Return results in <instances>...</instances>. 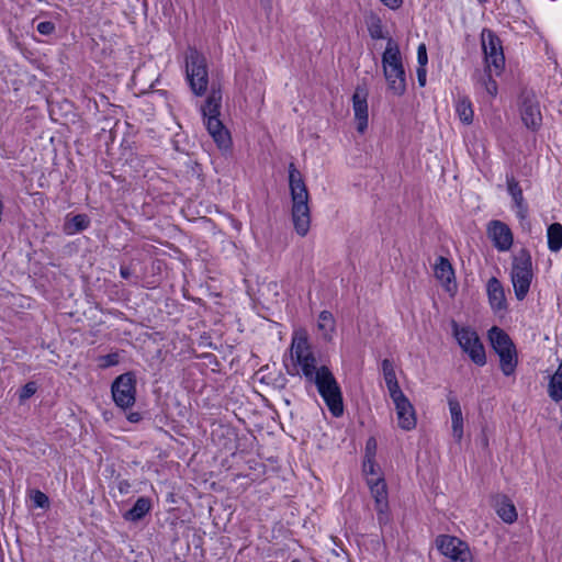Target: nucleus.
<instances>
[{
  "label": "nucleus",
  "instance_id": "1",
  "mask_svg": "<svg viewBox=\"0 0 562 562\" xmlns=\"http://www.w3.org/2000/svg\"><path fill=\"white\" fill-rule=\"evenodd\" d=\"M289 188L294 229L300 236L304 237L308 233L311 225L310 193L302 173L293 162L289 165Z\"/></svg>",
  "mask_w": 562,
  "mask_h": 562
},
{
  "label": "nucleus",
  "instance_id": "2",
  "mask_svg": "<svg viewBox=\"0 0 562 562\" xmlns=\"http://www.w3.org/2000/svg\"><path fill=\"white\" fill-rule=\"evenodd\" d=\"M222 106V92L220 89H212L204 103L201 105V113L209 134L221 149H227L231 144V134L220 120Z\"/></svg>",
  "mask_w": 562,
  "mask_h": 562
},
{
  "label": "nucleus",
  "instance_id": "3",
  "mask_svg": "<svg viewBox=\"0 0 562 562\" xmlns=\"http://www.w3.org/2000/svg\"><path fill=\"white\" fill-rule=\"evenodd\" d=\"M307 383L316 386L318 394L334 417H340L344 414V401L340 385L327 366H319L318 373H315Z\"/></svg>",
  "mask_w": 562,
  "mask_h": 562
},
{
  "label": "nucleus",
  "instance_id": "4",
  "mask_svg": "<svg viewBox=\"0 0 562 562\" xmlns=\"http://www.w3.org/2000/svg\"><path fill=\"white\" fill-rule=\"evenodd\" d=\"M291 358L293 368L288 369L290 375H302L305 381L312 380L315 373H318L317 359L308 342L307 335L295 333L291 342Z\"/></svg>",
  "mask_w": 562,
  "mask_h": 562
},
{
  "label": "nucleus",
  "instance_id": "5",
  "mask_svg": "<svg viewBox=\"0 0 562 562\" xmlns=\"http://www.w3.org/2000/svg\"><path fill=\"white\" fill-rule=\"evenodd\" d=\"M382 66L389 89L395 95H403L406 91L405 70L397 43L387 38L385 50L382 55Z\"/></svg>",
  "mask_w": 562,
  "mask_h": 562
},
{
  "label": "nucleus",
  "instance_id": "6",
  "mask_svg": "<svg viewBox=\"0 0 562 562\" xmlns=\"http://www.w3.org/2000/svg\"><path fill=\"white\" fill-rule=\"evenodd\" d=\"M532 260L529 251L522 249L513 259L510 279L518 301L526 299L532 282Z\"/></svg>",
  "mask_w": 562,
  "mask_h": 562
},
{
  "label": "nucleus",
  "instance_id": "7",
  "mask_svg": "<svg viewBox=\"0 0 562 562\" xmlns=\"http://www.w3.org/2000/svg\"><path fill=\"white\" fill-rule=\"evenodd\" d=\"M187 79L195 95H203L207 90L209 72L206 59L198 49L189 48L186 57Z\"/></svg>",
  "mask_w": 562,
  "mask_h": 562
},
{
  "label": "nucleus",
  "instance_id": "8",
  "mask_svg": "<svg viewBox=\"0 0 562 562\" xmlns=\"http://www.w3.org/2000/svg\"><path fill=\"white\" fill-rule=\"evenodd\" d=\"M452 334L460 348L479 367L486 363V355L477 333L469 326H459L456 321L451 322Z\"/></svg>",
  "mask_w": 562,
  "mask_h": 562
},
{
  "label": "nucleus",
  "instance_id": "9",
  "mask_svg": "<svg viewBox=\"0 0 562 562\" xmlns=\"http://www.w3.org/2000/svg\"><path fill=\"white\" fill-rule=\"evenodd\" d=\"M482 49L484 53L485 69L494 70L499 76L505 67V56L499 37L488 29L481 33Z\"/></svg>",
  "mask_w": 562,
  "mask_h": 562
},
{
  "label": "nucleus",
  "instance_id": "10",
  "mask_svg": "<svg viewBox=\"0 0 562 562\" xmlns=\"http://www.w3.org/2000/svg\"><path fill=\"white\" fill-rule=\"evenodd\" d=\"M519 113L522 124L531 132L542 126V113L537 93L532 89H524L519 95Z\"/></svg>",
  "mask_w": 562,
  "mask_h": 562
},
{
  "label": "nucleus",
  "instance_id": "11",
  "mask_svg": "<svg viewBox=\"0 0 562 562\" xmlns=\"http://www.w3.org/2000/svg\"><path fill=\"white\" fill-rule=\"evenodd\" d=\"M367 485L370 490L371 497L374 499V508L379 524L381 526L389 524L391 516L385 480L382 476L368 477Z\"/></svg>",
  "mask_w": 562,
  "mask_h": 562
},
{
  "label": "nucleus",
  "instance_id": "12",
  "mask_svg": "<svg viewBox=\"0 0 562 562\" xmlns=\"http://www.w3.org/2000/svg\"><path fill=\"white\" fill-rule=\"evenodd\" d=\"M112 397L121 408H128L134 405L136 396V376L133 372L119 375L112 383Z\"/></svg>",
  "mask_w": 562,
  "mask_h": 562
},
{
  "label": "nucleus",
  "instance_id": "13",
  "mask_svg": "<svg viewBox=\"0 0 562 562\" xmlns=\"http://www.w3.org/2000/svg\"><path fill=\"white\" fill-rule=\"evenodd\" d=\"M437 548L441 554L451 562H472L473 557L467 542L458 537L441 535L436 540Z\"/></svg>",
  "mask_w": 562,
  "mask_h": 562
},
{
  "label": "nucleus",
  "instance_id": "14",
  "mask_svg": "<svg viewBox=\"0 0 562 562\" xmlns=\"http://www.w3.org/2000/svg\"><path fill=\"white\" fill-rule=\"evenodd\" d=\"M487 236L498 251H507L512 248L514 237L507 224L493 220L487 224Z\"/></svg>",
  "mask_w": 562,
  "mask_h": 562
},
{
  "label": "nucleus",
  "instance_id": "15",
  "mask_svg": "<svg viewBox=\"0 0 562 562\" xmlns=\"http://www.w3.org/2000/svg\"><path fill=\"white\" fill-rule=\"evenodd\" d=\"M507 192L513 200V210L520 222L527 220L529 214L528 203L525 200L522 189L513 175H506Z\"/></svg>",
  "mask_w": 562,
  "mask_h": 562
},
{
  "label": "nucleus",
  "instance_id": "16",
  "mask_svg": "<svg viewBox=\"0 0 562 562\" xmlns=\"http://www.w3.org/2000/svg\"><path fill=\"white\" fill-rule=\"evenodd\" d=\"M392 401L395 405L398 426L403 430L414 429L417 423L415 409L406 395L403 393L398 397L392 398Z\"/></svg>",
  "mask_w": 562,
  "mask_h": 562
},
{
  "label": "nucleus",
  "instance_id": "17",
  "mask_svg": "<svg viewBox=\"0 0 562 562\" xmlns=\"http://www.w3.org/2000/svg\"><path fill=\"white\" fill-rule=\"evenodd\" d=\"M368 92L364 88L357 87L352 95V109L357 121V131L364 133L368 127Z\"/></svg>",
  "mask_w": 562,
  "mask_h": 562
},
{
  "label": "nucleus",
  "instance_id": "18",
  "mask_svg": "<svg viewBox=\"0 0 562 562\" xmlns=\"http://www.w3.org/2000/svg\"><path fill=\"white\" fill-rule=\"evenodd\" d=\"M486 291L493 311H503L507 307L504 288L497 278L492 277L487 281Z\"/></svg>",
  "mask_w": 562,
  "mask_h": 562
},
{
  "label": "nucleus",
  "instance_id": "19",
  "mask_svg": "<svg viewBox=\"0 0 562 562\" xmlns=\"http://www.w3.org/2000/svg\"><path fill=\"white\" fill-rule=\"evenodd\" d=\"M488 338L493 349L497 355H501L502 352L514 351V349H516L510 337L497 326H493L488 330Z\"/></svg>",
  "mask_w": 562,
  "mask_h": 562
},
{
  "label": "nucleus",
  "instance_id": "20",
  "mask_svg": "<svg viewBox=\"0 0 562 562\" xmlns=\"http://www.w3.org/2000/svg\"><path fill=\"white\" fill-rule=\"evenodd\" d=\"M495 509L498 517L506 524L517 520V510L514 503L507 495L501 494L495 498Z\"/></svg>",
  "mask_w": 562,
  "mask_h": 562
},
{
  "label": "nucleus",
  "instance_id": "21",
  "mask_svg": "<svg viewBox=\"0 0 562 562\" xmlns=\"http://www.w3.org/2000/svg\"><path fill=\"white\" fill-rule=\"evenodd\" d=\"M151 508V499L146 496H140L136 499L133 507L123 514V518L130 522H137L149 514Z\"/></svg>",
  "mask_w": 562,
  "mask_h": 562
},
{
  "label": "nucleus",
  "instance_id": "22",
  "mask_svg": "<svg viewBox=\"0 0 562 562\" xmlns=\"http://www.w3.org/2000/svg\"><path fill=\"white\" fill-rule=\"evenodd\" d=\"M381 366L383 378L391 398L398 397V395L403 394V391L398 385L393 361L390 359H384Z\"/></svg>",
  "mask_w": 562,
  "mask_h": 562
},
{
  "label": "nucleus",
  "instance_id": "23",
  "mask_svg": "<svg viewBox=\"0 0 562 562\" xmlns=\"http://www.w3.org/2000/svg\"><path fill=\"white\" fill-rule=\"evenodd\" d=\"M448 405L451 415L452 432L454 438L460 440L463 436V416L459 401L456 396L448 397Z\"/></svg>",
  "mask_w": 562,
  "mask_h": 562
},
{
  "label": "nucleus",
  "instance_id": "24",
  "mask_svg": "<svg viewBox=\"0 0 562 562\" xmlns=\"http://www.w3.org/2000/svg\"><path fill=\"white\" fill-rule=\"evenodd\" d=\"M456 114L460 122L464 125H470L473 122L474 111L473 105L469 97L458 95L454 102Z\"/></svg>",
  "mask_w": 562,
  "mask_h": 562
},
{
  "label": "nucleus",
  "instance_id": "25",
  "mask_svg": "<svg viewBox=\"0 0 562 562\" xmlns=\"http://www.w3.org/2000/svg\"><path fill=\"white\" fill-rule=\"evenodd\" d=\"M548 395L555 403L562 401V359L555 372L550 376Z\"/></svg>",
  "mask_w": 562,
  "mask_h": 562
},
{
  "label": "nucleus",
  "instance_id": "26",
  "mask_svg": "<svg viewBox=\"0 0 562 562\" xmlns=\"http://www.w3.org/2000/svg\"><path fill=\"white\" fill-rule=\"evenodd\" d=\"M547 243L551 252L562 249V224L552 223L547 227Z\"/></svg>",
  "mask_w": 562,
  "mask_h": 562
},
{
  "label": "nucleus",
  "instance_id": "27",
  "mask_svg": "<svg viewBox=\"0 0 562 562\" xmlns=\"http://www.w3.org/2000/svg\"><path fill=\"white\" fill-rule=\"evenodd\" d=\"M90 225V220L86 214H77L71 218L67 220L64 224V232L67 235H75L85 229Z\"/></svg>",
  "mask_w": 562,
  "mask_h": 562
},
{
  "label": "nucleus",
  "instance_id": "28",
  "mask_svg": "<svg viewBox=\"0 0 562 562\" xmlns=\"http://www.w3.org/2000/svg\"><path fill=\"white\" fill-rule=\"evenodd\" d=\"M435 276L445 283H450L454 278V271L450 261L445 257H439L435 265Z\"/></svg>",
  "mask_w": 562,
  "mask_h": 562
},
{
  "label": "nucleus",
  "instance_id": "29",
  "mask_svg": "<svg viewBox=\"0 0 562 562\" xmlns=\"http://www.w3.org/2000/svg\"><path fill=\"white\" fill-rule=\"evenodd\" d=\"M499 357V368L504 375L510 376L515 374L517 364H518V358H517V351L514 349V351L508 352H502L498 355Z\"/></svg>",
  "mask_w": 562,
  "mask_h": 562
},
{
  "label": "nucleus",
  "instance_id": "30",
  "mask_svg": "<svg viewBox=\"0 0 562 562\" xmlns=\"http://www.w3.org/2000/svg\"><path fill=\"white\" fill-rule=\"evenodd\" d=\"M318 328L323 331L325 339H330L335 330V319L330 312L322 311L318 316Z\"/></svg>",
  "mask_w": 562,
  "mask_h": 562
},
{
  "label": "nucleus",
  "instance_id": "31",
  "mask_svg": "<svg viewBox=\"0 0 562 562\" xmlns=\"http://www.w3.org/2000/svg\"><path fill=\"white\" fill-rule=\"evenodd\" d=\"M493 71L494 70L485 69V72L481 78V85L491 98H495L497 95V91H498L497 82L495 79H493V76H492Z\"/></svg>",
  "mask_w": 562,
  "mask_h": 562
},
{
  "label": "nucleus",
  "instance_id": "32",
  "mask_svg": "<svg viewBox=\"0 0 562 562\" xmlns=\"http://www.w3.org/2000/svg\"><path fill=\"white\" fill-rule=\"evenodd\" d=\"M368 32L373 40L387 38L384 33L383 24L380 18H372V20L368 24Z\"/></svg>",
  "mask_w": 562,
  "mask_h": 562
},
{
  "label": "nucleus",
  "instance_id": "33",
  "mask_svg": "<svg viewBox=\"0 0 562 562\" xmlns=\"http://www.w3.org/2000/svg\"><path fill=\"white\" fill-rule=\"evenodd\" d=\"M99 367L102 369H106L110 367H114L119 364L120 362V353L119 352H111L104 356H100L98 358Z\"/></svg>",
  "mask_w": 562,
  "mask_h": 562
},
{
  "label": "nucleus",
  "instance_id": "34",
  "mask_svg": "<svg viewBox=\"0 0 562 562\" xmlns=\"http://www.w3.org/2000/svg\"><path fill=\"white\" fill-rule=\"evenodd\" d=\"M362 469H363V474L366 475V481L368 480V477L380 476L378 474V465L374 461V458H372V457L364 458Z\"/></svg>",
  "mask_w": 562,
  "mask_h": 562
},
{
  "label": "nucleus",
  "instance_id": "35",
  "mask_svg": "<svg viewBox=\"0 0 562 562\" xmlns=\"http://www.w3.org/2000/svg\"><path fill=\"white\" fill-rule=\"evenodd\" d=\"M32 501L38 508H47L49 506L48 496L40 490H35L32 493Z\"/></svg>",
  "mask_w": 562,
  "mask_h": 562
},
{
  "label": "nucleus",
  "instance_id": "36",
  "mask_svg": "<svg viewBox=\"0 0 562 562\" xmlns=\"http://www.w3.org/2000/svg\"><path fill=\"white\" fill-rule=\"evenodd\" d=\"M37 391V386H36V383L35 382H27L21 390H20V393H19V398H20V402H24L26 400H29L30 397H32Z\"/></svg>",
  "mask_w": 562,
  "mask_h": 562
},
{
  "label": "nucleus",
  "instance_id": "37",
  "mask_svg": "<svg viewBox=\"0 0 562 562\" xmlns=\"http://www.w3.org/2000/svg\"><path fill=\"white\" fill-rule=\"evenodd\" d=\"M55 24L50 21L40 22L36 26V30L42 35H50L55 32Z\"/></svg>",
  "mask_w": 562,
  "mask_h": 562
},
{
  "label": "nucleus",
  "instance_id": "38",
  "mask_svg": "<svg viewBox=\"0 0 562 562\" xmlns=\"http://www.w3.org/2000/svg\"><path fill=\"white\" fill-rule=\"evenodd\" d=\"M418 67H426L428 63L427 49L425 44H420L417 48Z\"/></svg>",
  "mask_w": 562,
  "mask_h": 562
},
{
  "label": "nucleus",
  "instance_id": "39",
  "mask_svg": "<svg viewBox=\"0 0 562 562\" xmlns=\"http://www.w3.org/2000/svg\"><path fill=\"white\" fill-rule=\"evenodd\" d=\"M116 487L120 492L121 495H126L131 492L132 490V484L130 483L128 480H125V479H117L116 480Z\"/></svg>",
  "mask_w": 562,
  "mask_h": 562
},
{
  "label": "nucleus",
  "instance_id": "40",
  "mask_svg": "<svg viewBox=\"0 0 562 562\" xmlns=\"http://www.w3.org/2000/svg\"><path fill=\"white\" fill-rule=\"evenodd\" d=\"M416 74H417L418 85L420 87H425L426 86V79H427V69H426V67H417Z\"/></svg>",
  "mask_w": 562,
  "mask_h": 562
},
{
  "label": "nucleus",
  "instance_id": "41",
  "mask_svg": "<svg viewBox=\"0 0 562 562\" xmlns=\"http://www.w3.org/2000/svg\"><path fill=\"white\" fill-rule=\"evenodd\" d=\"M375 447H376L375 440L373 438H370L367 441V446H366V458H368V457L374 458Z\"/></svg>",
  "mask_w": 562,
  "mask_h": 562
},
{
  "label": "nucleus",
  "instance_id": "42",
  "mask_svg": "<svg viewBox=\"0 0 562 562\" xmlns=\"http://www.w3.org/2000/svg\"><path fill=\"white\" fill-rule=\"evenodd\" d=\"M387 8L392 9V10H396L398 9L402 3H403V0H381Z\"/></svg>",
  "mask_w": 562,
  "mask_h": 562
},
{
  "label": "nucleus",
  "instance_id": "43",
  "mask_svg": "<svg viewBox=\"0 0 562 562\" xmlns=\"http://www.w3.org/2000/svg\"><path fill=\"white\" fill-rule=\"evenodd\" d=\"M131 274H132V272H131L128 267L121 266V268H120V276L123 279H128L131 277Z\"/></svg>",
  "mask_w": 562,
  "mask_h": 562
},
{
  "label": "nucleus",
  "instance_id": "44",
  "mask_svg": "<svg viewBox=\"0 0 562 562\" xmlns=\"http://www.w3.org/2000/svg\"><path fill=\"white\" fill-rule=\"evenodd\" d=\"M127 418L132 423H138L142 417L139 413H131Z\"/></svg>",
  "mask_w": 562,
  "mask_h": 562
},
{
  "label": "nucleus",
  "instance_id": "45",
  "mask_svg": "<svg viewBox=\"0 0 562 562\" xmlns=\"http://www.w3.org/2000/svg\"><path fill=\"white\" fill-rule=\"evenodd\" d=\"M479 3L484 4L487 2V0H476Z\"/></svg>",
  "mask_w": 562,
  "mask_h": 562
}]
</instances>
